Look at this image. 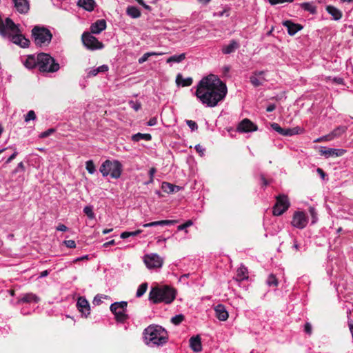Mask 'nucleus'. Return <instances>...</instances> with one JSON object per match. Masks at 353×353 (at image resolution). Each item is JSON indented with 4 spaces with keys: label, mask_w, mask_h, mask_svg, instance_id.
<instances>
[{
    "label": "nucleus",
    "mask_w": 353,
    "mask_h": 353,
    "mask_svg": "<svg viewBox=\"0 0 353 353\" xmlns=\"http://www.w3.org/2000/svg\"><path fill=\"white\" fill-rule=\"evenodd\" d=\"M127 306L128 302L123 301L112 303V313L117 322L124 323L128 319Z\"/></svg>",
    "instance_id": "obj_7"
},
{
    "label": "nucleus",
    "mask_w": 353,
    "mask_h": 353,
    "mask_svg": "<svg viewBox=\"0 0 353 353\" xmlns=\"http://www.w3.org/2000/svg\"><path fill=\"white\" fill-rule=\"evenodd\" d=\"M152 139V136L150 134H143L138 132L132 136V140L134 142H139L141 140L150 141Z\"/></svg>",
    "instance_id": "obj_34"
},
{
    "label": "nucleus",
    "mask_w": 353,
    "mask_h": 353,
    "mask_svg": "<svg viewBox=\"0 0 353 353\" xmlns=\"http://www.w3.org/2000/svg\"><path fill=\"white\" fill-rule=\"evenodd\" d=\"M161 189L164 192L169 194L178 192L180 190V187L168 182H163L161 184Z\"/></svg>",
    "instance_id": "obj_28"
},
{
    "label": "nucleus",
    "mask_w": 353,
    "mask_h": 353,
    "mask_svg": "<svg viewBox=\"0 0 353 353\" xmlns=\"http://www.w3.org/2000/svg\"><path fill=\"white\" fill-rule=\"evenodd\" d=\"M290 206L288 197L285 194H279L276 197V203L273 207L272 213L274 216H281Z\"/></svg>",
    "instance_id": "obj_8"
},
{
    "label": "nucleus",
    "mask_w": 353,
    "mask_h": 353,
    "mask_svg": "<svg viewBox=\"0 0 353 353\" xmlns=\"http://www.w3.org/2000/svg\"><path fill=\"white\" fill-rule=\"evenodd\" d=\"M32 37L37 46L44 47L49 45L52 34L48 28L37 26L32 30Z\"/></svg>",
    "instance_id": "obj_5"
},
{
    "label": "nucleus",
    "mask_w": 353,
    "mask_h": 353,
    "mask_svg": "<svg viewBox=\"0 0 353 353\" xmlns=\"http://www.w3.org/2000/svg\"><path fill=\"white\" fill-rule=\"evenodd\" d=\"M348 327L353 339V320L349 319L347 321Z\"/></svg>",
    "instance_id": "obj_61"
},
{
    "label": "nucleus",
    "mask_w": 353,
    "mask_h": 353,
    "mask_svg": "<svg viewBox=\"0 0 353 353\" xmlns=\"http://www.w3.org/2000/svg\"><path fill=\"white\" fill-rule=\"evenodd\" d=\"M194 148L197 152H199L201 154H203V152L205 150H204V148H203V147L201 145L198 144V145H195Z\"/></svg>",
    "instance_id": "obj_63"
},
{
    "label": "nucleus",
    "mask_w": 353,
    "mask_h": 353,
    "mask_svg": "<svg viewBox=\"0 0 353 353\" xmlns=\"http://www.w3.org/2000/svg\"><path fill=\"white\" fill-rule=\"evenodd\" d=\"M63 244L68 248H74L76 243L74 240H65Z\"/></svg>",
    "instance_id": "obj_56"
},
{
    "label": "nucleus",
    "mask_w": 353,
    "mask_h": 353,
    "mask_svg": "<svg viewBox=\"0 0 353 353\" xmlns=\"http://www.w3.org/2000/svg\"><path fill=\"white\" fill-rule=\"evenodd\" d=\"M186 58V54L185 53H181L180 54H174L169 58L167 59L166 63H181L183 61H184Z\"/></svg>",
    "instance_id": "obj_32"
},
{
    "label": "nucleus",
    "mask_w": 353,
    "mask_h": 353,
    "mask_svg": "<svg viewBox=\"0 0 353 353\" xmlns=\"http://www.w3.org/2000/svg\"><path fill=\"white\" fill-rule=\"evenodd\" d=\"M194 95L205 107L214 108L225 98L228 89L216 75L209 74L197 83Z\"/></svg>",
    "instance_id": "obj_1"
},
{
    "label": "nucleus",
    "mask_w": 353,
    "mask_h": 353,
    "mask_svg": "<svg viewBox=\"0 0 353 353\" xmlns=\"http://www.w3.org/2000/svg\"><path fill=\"white\" fill-rule=\"evenodd\" d=\"M106 28V21L105 19L97 20L94 23H92L90 30L92 34H99Z\"/></svg>",
    "instance_id": "obj_18"
},
{
    "label": "nucleus",
    "mask_w": 353,
    "mask_h": 353,
    "mask_svg": "<svg viewBox=\"0 0 353 353\" xmlns=\"http://www.w3.org/2000/svg\"><path fill=\"white\" fill-rule=\"evenodd\" d=\"M108 69H109V67H108V65H101L99 67H97V68H91L87 72L86 77L89 78V77H94V76H96L97 74H99L100 72H108Z\"/></svg>",
    "instance_id": "obj_27"
},
{
    "label": "nucleus",
    "mask_w": 353,
    "mask_h": 353,
    "mask_svg": "<svg viewBox=\"0 0 353 353\" xmlns=\"http://www.w3.org/2000/svg\"><path fill=\"white\" fill-rule=\"evenodd\" d=\"M345 152L346 150L343 149L326 148L325 147H321L319 150L320 154L324 156L325 158L330 157H341Z\"/></svg>",
    "instance_id": "obj_14"
},
{
    "label": "nucleus",
    "mask_w": 353,
    "mask_h": 353,
    "mask_svg": "<svg viewBox=\"0 0 353 353\" xmlns=\"http://www.w3.org/2000/svg\"><path fill=\"white\" fill-rule=\"evenodd\" d=\"M248 279V271L247 268L243 265H241L240 267L236 270V274L235 279L237 281H241L243 280H246Z\"/></svg>",
    "instance_id": "obj_25"
},
{
    "label": "nucleus",
    "mask_w": 353,
    "mask_h": 353,
    "mask_svg": "<svg viewBox=\"0 0 353 353\" xmlns=\"http://www.w3.org/2000/svg\"><path fill=\"white\" fill-rule=\"evenodd\" d=\"M178 222L177 220H161L153 221L143 225L144 228H150L154 226L172 225Z\"/></svg>",
    "instance_id": "obj_22"
},
{
    "label": "nucleus",
    "mask_w": 353,
    "mask_h": 353,
    "mask_svg": "<svg viewBox=\"0 0 353 353\" xmlns=\"http://www.w3.org/2000/svg\"><path fill=\"white\" fill-rule=\"evenodd\" d=\"M18 154V152L17 151H14L12 154H11L8 159L6 161V163H10L13 159H14L16 158V157L17 156Z\"/></svg>",
    "instance_id": "obj_60"
},
{
    "label": "nucleus",
    "mask_w": 353,
    "mask_h": 353,
    "mask_svg": "<svg viewBox=\"0 0 353 353\" xmlns=\"http://www.w3.org/2000/svg\"><path fill=\"white\" fill-rule=\"evenodd\" d=\"M99 170L103 176H108L110 172V161L105 160L101 165Z\"/></svg>",
    "instance_id": "obj_37"
},
{
    "label": "nucleus",
    "mask_w": 353,
    "mask_h": 353,
    "mask_svg": "<svg viewBox=\"0 0 353 353\" xmlns=\"http://www.w3.org/2000/svg\"><path fill=\"white\" fill-rule=\"evenodd\" d=\"M54 132V129H52V128H50V129H48V130H46V131H45V132H42V133L41 134V135H40V137H41V138H46V137H47L50 136V135L52 132Z\"/></svg>",
    "instance_id": "obj_58"
},
{
    "label": "nucleus",
    "mask_w": 353,
    "mask_h": 353,
    "mask_svg": "<svg viewBox=\"0 0 353 353\" xmlns=\"http://www.w3.org/2000/svg\"><path fill=\"white\" fill-rule=\"evenodd\" d=\"M77 5L85 10L91 12L94 10L96 6V3L94 0H79Z\"/></svg>",
    "instance_id": "obj_23"
},
{
    "label": "nucleus",
    "mask_w": 353,
    "mask_h": 353,
    "mask_svg": "<svg viewBox=\"0 0 353 353\" xmlns=\"http://www.w3.org/2000/svg\"><path fill=\"white\" fill-rule=\"evenodd\" d=\"M190 346L195 352H199L202 350L201 339L199 335L192 336L190 340Z\"/></svg>",
    "instance_id": "obj_21"
},
{
    "label": "nucleus",
    "mask_w": 353,
    "mask_h": 353,
    "mask_svg": "<svg viewBox=\"0 0 353 353\" xmlns=\"http://www.w3.org/2000/svg\"><path fill=\"white\" fill-rule=\"evenodd\" d=\"M126 14L132 19H137L141 17V11L134 6H129L126 8Z\"/></svg>",
    "instance_id": "obj_30"
},
{
    "label": "nucleus",
    "mask_w": 353,
    "mask_h": 353,
    "mask_svg": "<svg viewBox=\"0 0 353 353\" xmlns=\"http://www.w3.org/2000/svg\"><path fill=\"white\" fill-rule=\"evenodd\" d=\"M122 172V165L117 161H112V178L118 179L120 177Z\"/></svg>",
    "instance_id": "obj_24"
},
{
    "label": "nucleus",
    "mask_w": 353,
    "mask_h": 353,
    "mask_svg": "<svg viewBox=\"0 0 353 353\" xmlns=\"http://www.w3.org/2000/svg\"><path fill=\"white\" fill-rule=\"evenodd\" d=\"M164 54H165L164 52H146V53L143 54V55L139 59L138 62H139V64H142L144 62H145L148 59V58L150 57H152V56H161V55H163Z\"/></svg>",
    "instance_id": "obj_36"
},
{
    "label": "nucleus",
    "mask_w": 353,
    "mask_h": 353,
    "mask_svg": "<svg viewBox=\"0 0 353 353\" xmlns=\"http://www.w3.org/2000/svg\"><path fill=\"white\" fill-rule=\"evenodd\" d=\"M283 26L287 28L288 33L290 36L294 35L296 32L300 31L303 26L299 23H294L290 20H287L283 22Z\"/></svg>",
    "instance_id": "obj_17"
},
{
    "label": "nucleus",
    "mask_w": 353,
    "mask_h": 353,
    "mask_svg": "<svg viewBox=\"0 0 353 353\" xmlns=\"http://www.w3.org/2000/svg\"><path fill=\"white\" fill-rule=\"evenodd\" d=\"M216 318L221 321H225L228 319L229 314L223 304H218L214 308Z\"/></svg>",
    "instance_id": "obj_19"
},
{
    "label": "nucleus",
    "mask_w": 353,
    "mask_h": 353,
    "mask_svg": "<svg viewBox=\"0 0 353 353\" xmlns=\"http://www.w3.org/2000/svg\"><path fill=\"white\" fill-rule=\"evenodd\" d=\"M36 118L35 112L33 110H30L25 117V121L28 122L30 120H35Z\"/></svg>",
    "instance_id": "obj_50"
},
{
    "label": "nucleus",
    "mask_w": 353,
    "mask_h": 353,
    "mask_svg": "<svg viewBox=\"0 0 353 353\" xmlns=\"http://www.w3.org/2000/svg\"><path fill=\"white\" fill-rule=\"evenodd\" d=\"M86 170L91 174L94 173L96 170L92 161L90 160L86 162Z\"/></svg>",
    "instance_id": "obj_49"
},
{
    "label": "nucleus",
    "mask_w": 353,
    "mask_h": 353,
    "mask_svg": "<svg viewBox=\"0 0 353 353\" xmlns=\"http://www.w3.org/2000/svg\"><path fill=\"white\" fill-rule=\"evenodd\" d=\"M230 7H229L228 6H225L221 11L214 12L213 13V16L216 17H222L223 16H225L228 17L230 16Z\"/></svg>",
    "instance_id": "obj_40"
},
{
    "label": "nucleus",
    "mask_w": 353,
    "mask_h": 353,
    "mask_svg": "<svg viewBox=\"0 0 353 353\" xmlns=\"http://www.w3.org/2000/svg\"><path fill=\"white\" fill-rule=\"evenodd\" d=\"M144 343L149 347H162L168 342L169 335L167 330L159 325H150L144 329Z\"/></svg>",
    "instance_id": "obj_3"
},
{
    "label": "nucleus",
    "mask_w": 353,
    "mask_h": 353,
    "mask_svg": "<svg viewBox=\"0 0 353 353\" xmlns=\"http://www.w3.org/2000/svg\"><path fill=\"white\" fill-rule=\"evenodd\" d=\"M157 170L155 168H152L149 170V176H150V180L148 182L146 183V184H149L153 182V179L154 174L156 173Z\"/></svg>",
    "instance_id": "obj_57"
},
{
    "label": "nucleus",
    "mask_w": 353,
    "mask_h": 353,
    "mask_svg": "<svg viewBox=\"0 0 353 353\" xmlns=\"http://www.w3.org/2000/svg\"><path fill=\"white\" fill-rule=\"evenodd\" d=\"M332 140L331 137H330V134H328L327 135H325V136H323L321 137H319V138H317L316 139L314 140V143H319V142H321V141H331Z\"/></svg>",
    "instance_id": "obj_55"
},
{
    "label": "nucleus",
    "mask_w": 353,
    "mask_h": 353,
    "mask_svg": "<svg viewBox=\"0 0 353 353\" xmlns=\"http://www.w3.org/2000/svg\"><path fill=\"white\" fill-rule=\"evenodd\" d=\"M301 8L304 10L309 12L311 14H314L316 12V6L310 2H304L301 4Z\"/></svg>",
    "instance_id": "obj_38"
},
{
    "label": "nucleus",
    "mask_w": 353,
    "mask_h": 353,
    "mask_svg": "<svg viewBox=\"0 0 353 353\" xmlns=\"http://www.w3.org/2000/svg\"><path fill=\"white\" fill-rule=\"evenodd\" d=\"M257 130V125L248 119L242 120L237 126V131L242 133L255 132Z\"/></svg>",
    "instance_id": "obj_13"
},
{
    "label": "nucleus",
    "mask_w": 353,
    "mask_h": 353,
    "mask_svg": "<svg viewBox=\"0 0 353 353\" xmlns=\"http://www.w3.org/2000/svg\"><path fill=\"white\" fill-rule=\"evenodd\" d=\"M309 212H310V216L312 217V222H311V223L312 225L315 224L317 222V221H318V215H317V212L316 211V209L314 207L310 206L309 208Z\"/></svg>",
    "instance_id": "obj_44"
},
{
    "label": "nucleus",
    "mask_w": 353,
    "mask_h": 353,
    "mask_svg": "<svg viewBox=\"0 0 353 353\" xmlns=\"http://www.w3.org/2000/svg\"><path fill=\"white\" fill-rule=\"evenodd\" d=\"M24 65L28 69H32L37 65V57L33 55L28 56L24 62Z\"/></svg>",
    "instance_id": "obj_35"
},
{
    "label": "nucleus",
    "mask_w": 353,
    "mask_h": 353,
    "mask_svg": "<svg viewBox=\"0 0 353 353\" xmlns=\"http://www.w3.org/2000/svg\"><path fill=\"white\" fill-rule=\"evenodd\" d=\"M129 105H130V108H132L135 111L139 110L141 107V103L139 101H130L129 102Z\"/></svg>",
    "instance_id": "obj_53"
},
{
    "label": "nucleus",
    "mask_w": 353,
    "mask_h": 353,
    "mask_svg": "<svg viewBox=\"0 0 353 353\" xmlns=\"http://www.w3.org/2000/svg\"><path fill=\"white\" fill-rule=\"evenodd\" d=\"M267 284L270 287H277L278 280L274 274H270L266 281Z\"/></svg>",
    "instance_id": "obj_43"
},
{
    "label": "nucleus",
    "mask_w": 353,
    "mask_h": 353,
    "mask_svg": "<svg viewBox=\"0 0 353 353\" xmlns=\"http://www.w3.org/2000/svg\"><path fill=\"white\" fill-rule=\"evenodd\" d=\"M141 230H135V231H132V232H122L119 239H128L129 237H134V236H137V235H139V234L141 233Z\"/></svg>",
    "instance_id": "obj_39"
},
{
    "label": "nucleus",
    "mask_w": 353,
    "mask_h": 353,
    "mask_svg": "<svg viewBox=\"0 0 353 353\" xmlns=\"http://www.w3.org/2000/svg\"><path fill=\"white\" fill-rule=\"evenodd\" d=\"M108 296L106 295L97 294L93 300V304L96 305H100L103 302V299H108Z\"/></svg>",
    "instance_id": "obj_45"
},
{
    "label": "nucleus",
    "mask_w": 353,
    "mask_h": 353,
    "mask_svg": "<svg viewBox=\"0 0 353 353\" xmlns=\"http://www.w3.org/2000/svg\"><path fill=\"white\" fill-rule=\"evenodd\" d=\"M77 307L83 316L87 317L90 313V304L84 297H79L78 299Z\"/></svg>",
    "instance_id": "obj_15"
},
{
    "label": "nucleus",
    "mask_w": 353,
    "mask_h": 353,
    "mask_svg": "<svg viewBox=\"0 0 353 353\" xmlns=\"http://www.w3.org/2000/svg\"><path fill=\"white\" fill-rule=\"evenodd\" d=\"M143 262L149 269L161 268L163 259L157 254L151 253L143 256Z\"/></svg>",
    "instance_id": "obj_11"
},
{
    "label": "nucleus",
    "mask_w": 353,
    "mask_h": 353,
    "mask_svg": "<svg viewBox=\"0 0 353 353\" xmlns=\"http://www.w3.org/2000/svg\"><path fill=\"white\" fill-rule=\"evenodd\" d=\"M40 299L36 294L33 293L25 294L21 299H19L20 303H38Z\"/></svg>",
    "instance_id": "obj_29"
},
{
    "label": "nucleus",
    "mask_w": 353,
    "mask_h": 353,
    "mask_svg": "<svg viewBox=\"0 0 353 353\" xmlns=\"http://www.w3.org/2000/svg\"><path fill=\"white\" fill-rule=\"evenodd\" d=\"M302 132V130L299 127H296L293 128H286L285 130L284 136H293L295 134H300Z\"/></svg>",
    "instance_id": "obj_41"
},
{
    "label": "nucleus",
    "mask_w": 353,
    "mask_h": 353,
    "mask_svg": "<svg viewBox=\"0 0 353 353\" xmlns=\"http://www.w3.org/2000/svg\"><path fill=\"white\" fill-rule=\"evenodd\" d=\"M17 11L21 14H27L30 10L29 0H12Z\"/></svg>",
    "instance_id": "obj_16"
},
{
    "label": "nucleus",
    "mask_w": 353,
    "mask_h": 353,
    "mask_svg": "<svg viewBox=\"0 0 353 353\" xmlns=\"http://www.w3.org/2000/svg\"><path fill=\"white\" fill-rule=\"evenodd\" d=\"M312 325L310 323H306L304 325V331L307 334L310 335L312 334Z\"/></svg>",
    "instance_id": "obj_59"
},
{
    "label": "nucleus",
    "mask_w": 353,
    "mask_h": 353,
    "mask_svg": "<svg viewBox=\"0 0 353 353\" xmlns=\"http://www.w3.org/2000/svg\"><path fill=\"white\" fill-rule=\"evenodd\" d=\"M294 0H268V2L272 5L274 6L276 4L283 3H292Z\"/></svg>",
    "instance_id": "obj_54"
},
{
    "label": "nucleus",
    "mask_w": 353,
    "mask_h": 353,
    "mask_svg": "<svg viewBox=\"0 0 353 353\" xmlns=\"http://www.w3.org/2000/svg\"><path fill=\"white\" fill-rule=\"evenodd\" d=\"M81 40L83 45L89 50L101 49L103 46L101 42L94 37L91 32H85L81 36Z\"/></svg>",
    "instance_id": "obj_9"
},
{
    "label": "nucleus",
    "mask_w": 353,
    "mask_h": 353,
    "mask_svg": "<svg viewBox=\"0 0 353 353\" xmlns=\"http://www.w3.org/2000/svg\"><path fill=\"white\" fill-rule=\"evenodd\" d=\"M326 11L332 15V19L335 21L340 20L343 16L342 12L333 6H327Z\"/></svg>",
    "instance_id": "obj_26"
},
{
    "label": "nucleus",
    "mask_w": 353,
    "mask_h": 353,
    "mask_svg": "<svg viewBox=\"0 0 353 353\" xmlns=\"http://www.w3.org/2000/svg\"><path fill=\"white\" fill-rule=\"evenodd\" d=\"M308 223V217L303 211H295L292 215L291 225L297 229H304Z\"/></svg>",
    "instance_id": "obj_10"
},
{
    "label": "nucleus",
    "mask_w": 353,
    "mask_h": 353,
    "mask_svg": "<svg viewBox=\"0 0 353 353\" xmlns=\"http://www.w3.org/2000/svg\"><path fill=\"white\" fill-rule=\"evenodd\" d=\"M184 320V316L183 314H177L171 319V322L174 325H179Z\"/></svg>",
    "instance_id": "obj_46"
},
{
    "label": "nucleus",
    "mask_w": 353,
    "mask_h": 353,
    "mask_svg": "<svg viewBox=\"0 0 353 353\" xmlns=\"http://www.w3.org/2000/svg\"><path fill=\"white\" fill-rule=\"evenodd\" d=\"M275 108H276L275 104L270 103L268 105V107L266 108V111L268 112H271L274 111L275 110Z\"/></svg>",
    "instance_id": "obj_64"
},
{
    "label": "nucleus",
    "mask_w": 353,
    "mask_h": 353,
    "mask_svg": "<svg viewBox=\"0 0 353 353\" xmlns=\"http://www.w3.org/2000/svg\"><path fill=\"white\" fill-rule=\"evenodd\" d=\"M193 225V222L191 220L187 221L185 223L179 225L177 227L179 231L185 230L187 228Z\"/></svg>",
    "instance_id": "obj_51"
},
{
    "label": "nucleus",
    "mask_w": 353,
    "mask_h": 353,
    "mask_svg": "<svg viewBox=\"0 0 353 353\" xmlns=\"http://www.w3.org/2000/svg\"><path fill=\"white\" fill-rule=\"evenodd\" d=\"M83 212L88 216L89 219H93L94 217V214L93 212V209L92 206L87 205L83 208Z\"/></svg>",
    "instance_id": "obj_47"
},
{
    "label": "nucleus",
    "mask_w": 353,
    "mask_h": 353,
    "mask_svg": "<svg viewBox=\"0 0 353 353\" xmlns=\"http://www.w3.org/2000/svg\"><path fill=\"white\" fill-rule=\"evenodd\" d=\"M176 297V291L169 286L152 288L149 293V301L154 304L171 303Z\"/></svg>",
    "instance_id": "obj_4"
},
{
    "label": "nucleus",
    "mask_w": 353,
    "mask_h": 353,
    "mask_svg": "<svg viewBox=\"0 0 353 353\" xmlns=\"http://www.w3.org/2000/svg\"><path fill=\"white\" fill-rule=\"evenodd\" d=\"M347 128L346 126L340 125L334 129L330 133V137L332 139L334 138L339 137L343 133H345L347 130Z\"/></svg>",
    "instance_id": "obj_33"
},
{
    "label": "nucleus",
    "mask_w": 353,
    "mask_h": 353,
    "mask_svg": "<svg viewBox=\"0 0 353 353\" xmlns=\"http://www.w3.org/2000/svg\"><path fill=\"white\" fill-rule=\"evenodd\" d=\"M265 73L266 71L265 70H256L253 72L250 77L251 84L255 88L263 85L267 81V79L264 77Z\"/></svg>",
    "instance_id": "obj_12"
},
{
    "label": "nucleus",
    "mask_w": 353,
    "mask_h": 353,
    "mask_svg": "<svg viewBox=\"0 0 353 353\" xmlns=\"http://www.w3.org/2000/svg\"><path fill=\"white\" fill-rule=\"evenodd\" d=\"M37 66L41 72H54L59 69V64L48 54L37 55Z\"/></svg>",
    "instance_id": "obj_6"
},
{
    "label": "nucleus",
    "mask_w": 353,
    "mask_h": 353,
    "mask_svg": "<svg viewBox=\"0 0 353 353\" xmlns=\"http://www.w3.org/2000/svg\"><path fill=\"white\" fill-rule=\"evenodd\" d=\"M185 122L192 131H195L198 129V125L194 121L186 120Z\"/></svg>",
    "instance_id": "obj_52"
},
{
    "label": "nucleus",
    "mask_w": 353,
    "mask_h": 353,
    "mask_svg": "<svg viewBox=\"0 0 353 353\" xmlns=\"http://www.w3.org/2000/svg\"><path fill=\"white\" fill-rule=\"evenodd\" d=\"M271 128L275 130L276 132H277L279 134H281V135H283L284 136V133H285V128H282L278 123H272L271 124Z\"/></svg>",
    "instance_id": "obj_48"
},
{
    "label": "nucleus",
    "mask_w": 353,
    "mask_h": 353,
    "mask_svg": "<svg viewBox=\"0 0 353 353\" xmlns=\"http://www.w3.org/2000/svg\"><path fill=\"white\" fill-rule=\"evenodd\" d=\"M193 80L191 77H188L186 79L183 78L181 74H178L176 78V83L178 85H180L183 87L190 86L192 85Z\"/></svg>",
    "instance_id": "obj_31"
},
{
    "label": "nucleus",
    "mask_w": 353,
    "mask_h": 353,
    "mask_svg": "<svg viewBox=\"0 0 353 353\" xmlns=\"http://www.w3.org/2000/svg\"><path fill=\"white\" fill-rule=\"evenodd\" d=\"M19 32L18 26L11 19L7 17L3 20L0 17V35L22 48L28 47L30 41Z\"/></svg>",
    "instance_id": "obj_2"
},
{
    "label": "nucleus",
    "mask_w": 353,
    "mask_h": 353,
    "mask_svg": "<svg viewBox=\"0 0 353 353\" xmlns=\"http://www.w3.org/2000/svg\"><path fill=\"white\" fill-rule=\"evenodd\" d=\"M240 47L239 41L232 39L230 41L229 44L225 45L221 48V52L223 54H230L234 52Z\"/></svg>",
    "instance_id": "obj_20"
},
{
    "label": "nucleus",
    "mask_w": 353,
    "mask_h": 353,
    "mask_svg": "<svg viewBox=\"0 0 353 353\" xmlns=\"http://www.w3.org/2000/svg\"><path fill=\"white\" fill-rule=\"evenodd\" d=\"M147 289H148V283H143L141 284L137 289V291L136 293V296L137 297L142 296L145 293Z\"/></svg>",
    "instance_id": "obj_42"
},
{
    "label": "nucleus",
    "mask_w": 353,
    "mask_h": 353,
    "mask_svg": "<svg viewBox=\"0 0 353 353\" xmlns=\"http://www.w3.org/2000/svg\"><path fill=\"white\" fill-rule=\"evenodd\" d=\"M157 123V119L155 117H152V118L150 119V120L147 123L148 126H154Z\"/></svg>",
    "instance_id": "obj_62"
}]
</instances>
